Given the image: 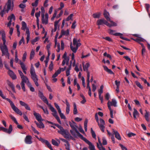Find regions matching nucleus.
<instances>
[{
    "mask_svg": "<svg viewBox=\"0 0 150 150\" xmlns=\"http://www.w3.org/2000/svg\"><path fill=\"white\" fill-rule=\"evenodd\" d=\"M38 96L49 107V109L53 112L52 113L53 116L55 117L57 121L60 124H61V122L60 121L59 117L57 115V112L56 110L50 104H49L47 98L45 97L43 93L40 91L38 92Z\"/></svg>",
    "mask_w": 150,
    "mask_h": 150,
    "instance_id": "f257e3e1",
    "label": "nucleus"
},
{
    "mask_svg": "<svg viewBox=\"0 0 150 150\" xmlns=\"http://www.w3.org/2000/svg\"><path fill=\"white\" fill-rule=\"evenodd\" d=\"M69 122L71 127L72 129L75 131L76 133H77V136L80 138L82 137L83 136L76 129V128H77L78 127L76 125V123L73 120H71V122L69 121Z\"/></svg>",
    "mask_w": 150,
    "mask_h": 150,
    "instance_id": "f03ea898",
    "label": "nucleus"
},
{
    "mask_svg": "<svg viewBox=\"0 0 150 150\" xmlns=\"http://www.w3.org/2000/svg\"><path fill=\"white\" fill-rule=\"evenodd\" d=\"M5 99H6L10 103L12 108L16 113L20 115H22V113L21 111L14 105L13 103L8 98H6Z\"/></svg>",
    "mask_w": 150,
    "mask_h": 150,
    "instance_id": "7ed1b4c3",
    "label": "nucleus"
},
{
    "mask_svg": "<svg viewBox=\"0 0 150 150\" xmlns=\"http://www.w3.org/2000/svg\"><path fill=\"white\" fill-rule=\"evenodd\" d=\"M13 130V127L12 125H9L8 129H7L3 127H0V131H2L6 133L10 134Z\"/></svg>",
    "mask_w": 150,
    "mask_h": 150,
    "instance_id": "20e7f679",
    "label": "nucleus"
},
{
    "mask_svg": "<svg viewBox=\"0 0 150 150\" xmlns=\"http://www.w3.org/2000/svg\"><path fill=\"white\" fill-rule=\"evenodd\" d=\"M81 139L89 145V148L90 150H95L94 145H93L92 143L88 140L86 138L84 137L83 136Z\"/></svg>",
    "mask_w": 150,
    "mask_h": 150,
    "instance_id": "39448f33",
    "label": "nucleus"
},
{
    "mask_svg": "<svg viewBox=\"0 0 150 150\" xmlns=\"http://www.w3.org/2000/svg\"><path fill=\"white\" fill-rule=\"evenodd\" d=\"M0 48L2 53V56L6 55L7 53L8 52L7 46L6 45H4L3 46L1 47Z\"/></svg>",
    "mask_w": 150,
    "mask_h": 150,
    "instance_id": "423d86ee",
    "label": "nucleus"
},
{
    "mask_svg": "<svg viewBox=\"0 0 150 150\" xmlns=\"http://www.w3.org/2000/svg\"><path fill=\"white\" fill-rule=\"evenodd\" d=\"M33 115L36 119L38 122L43 121L44 120L42 118L41 115L38 113H36L35 111L33 112Z\"/></svg>",
    "mask_w": 150,
    "mask_h": 150,
    "instance_id": "0eeeda50",
    "label": "nucleus"
},
{
    "mask_svg": "<svg viewBox=\"0 0 150 150\" xmlns=\"http://www.w3.org/2000/svg\"><path fill=\"white\" fill-rule=\"evenodd\" d=\"M32 137L30 135L27 136L25 139V142L26 144H32V142L31 140Z\"/></svg>",
    "mask_w": 150,
    "mask_h": 150,
    "instance_id": "6e6552de",
    "label": "nucleus"
},
{
    "mask_svg": "<svg viewBox=\"0 0 150 150\" xmlns=\"http://www.w3.org/2000/svg\"><path fill=\"white\" fill-rule=\"evenodd\" d=\"M31 77L33 80L34 82L35 83V85L36 86H39V84L38 82V79L37 78V76L36 74H35L33 75H31Z\"/></svg>",
    "mask_w": 150,
    "mask_h": 150,
    "instance_id": "1a4fd4ad",
    "label": "nucleus"
},
{
    "mask_svg": "<svg viewBox=\"0 0 150 150\" xmlns=\"http://www.w3.org/2000/svg\"><path fill=\"white\" fill-rule=\"evenodd\" d=\"M110 21L111 23V24L109 23L108 22L106 21L105 20V25H106L107 26H108L109 27H111V26H116L117 25V24L113 22V21Z\"/></svg>",
    "mask_w": 150,
    "mask_h": 150,
    "instance_id": "9d476101",
    "label": "nucleus"
},
{
    "mask_svg": "<svg viewBox=\"0 0 150 150\" xmlns=\"http://www.w3.org/2000/svg\"><path fill=\"white\" fill-rule=\"evenodd\" d=\"M19 102L20 105L24 107L26 110H31L28 104L22 101H20Z\"/></svg>",
    "mask_w": 150,
    "mask_h": 150,
    "instance_id": "9b49d317",
    "label": "nucleus"
},
{
    "mask_svg": "<svg viewBox=\"0 0 150 150\" xmlns=\"http://www.w3.org/2000/svg\"><path fill=\"white\" fill-rule=\"evenodd\" d=\"M8 73L9 75L13 80H15L16 79L17 77L16 74H14L12 71L9 70L8 71Z\"/></svg>",
    "mask_w": 150,
    "mask_h": 150,
    "instance_id": "f8f14e48",
    "label": "nucleus"
},
{
    "mask_svg": "<svg viewBox=\"0 0 150 150\" xmlns=\"http://www.w3.org/2000/svg\"><path fill=\"white\" fill-rule=\"evenodd\" d=\"M65 102L67 105L66 109V113L67 114H68L69 112L70 105L69 103L68 102L67 99L66 100Z\"/></svg>",
    "mask_w": 150,
    "mask_h": 150,
    "instance_id": "ddd939ff",
    "label": "nucleus"
},
{
    "mask_svg": "<svg viewBox=\"0 0 150 150\" xmlns=\"http://www.w3.org/2000/svg\"><path fill=\"white\" fill-rule=\"evenodd\" d=\"M112 132L115 135V137L118 140H121V137L120 134L117 131H115L114 129H112Z\"/></svg>",
    "mask_w": 150,
    "mask_h": 150,
    "instance_id": "4468645a",
    "label": "nucleus"
},
{
    "mask_svg": "<svg viewBox=\"0 0 150 150\" xmlns=\"http://www.w3.org/2000/svg\"><path fill=\"white\" fill-rule=\"evenodd\" d=\"M100 125H101L103 126V127L102 128H101L100 127H99L100 129L101 130V131L103 132H104V128H105V127L104 126V125H105V121L104 120L101 118L100 119Z\"/></svg>",
    "mask_w": 150,
    "mask_h": 150,
    "instance_id": "2eb2a0df",
    "label": "nucleus"
},
{
    "mask_svg": "<svg viewBox=\"0 0 150 150\" xmlns=\"http://www.w3.org/2000/svg\"><path fill=\"white\" fill-rule=\"evenodd\" d=\"M105 20L104 19H102L98 20L96 22L97 24L98 25H103L105 24Z\"/></svg>",
    "mask_w": 150,
    "mask_h": 150,
    "instance_id": "dca6fc26",
    "label": "nucleus"
},
{
    "mask_svg": "<svg viewBox=\"0 0 150 150\" xmlns=\"http://www.w3.org/2000/svg\"><path fill=\"white\" fill-rule=\"evenodd\" d=\"M67 132V130H65L63 127L62 129H61L60 130H58V132L64 136Z\"/></svg>",
    "mask_w": 150,
    "mask_h": 150,
    "instance_id": "f3484780",
    "label": "nucleus"
},
{
    "mask_svg": "<svg viewBox=\"0 0 150 150\" xmlns=\"http://www.w3.org/2000/svg\"><path fill=\"white\" fill-rule=\"evenodd\" d=\"M104 16L105 18L106 19L107 21H110V19L109 17V13L106 11H104Z\"/></svg>",
    "mask_w": 150,
    "mask_h": 150,
    "instance_id": "a211bd4d",
    "label": "nucleus"
},
{
    "mask_svg": "<svg viewBox=\"0 0 150 150\" xmlns=\"http://www.w3.org/2000/svg\"><path fill=\"white\" fill-rule=\"evenodd\" d=\"M1 39L3 41V45H6V40H5L6 36L5 32L3 31L1 34Z\"/></svg>",
    "mask_w": 150,
    "mask_h": 150,
    "instance_id": "6ab92c4d",
    "label": "nucleus"
},
{
    "mask_svg": "<svg viewBox=\"0 0 150 150\" xmlns=\"http://www.w3.org/2000/svg\"><path fill=\"white\" fill-rule=\"evenodd\" d=\"M115 35H119L120 38L122 39L125 40L127 41H130V40L129 39L123 37L122 36L123 35V34L122 33H117L115 34Z\"/></svg>",
    "mask_w": 150,
    "mask_h": 150,
    "instance_id": "aec40b11",
    "label": "nucleus"
},
{
    "mask_svg": "<svg viewBox=\"0 0 150 150\" xmlns=\"http://www.w3.org/2000/svg\"><path fill=\"white\" fill-rule=\"evenodd\" d=\"M90 66V64L88 63H86L85 65L83 64V70L84 71H87L88 70V68Z\"/></svg>",
    "mask_w": 150,
    "mask_h": 150,
    "instance_id": "412c9836",
    "label": "nucleus"
},
{
    "mask_svg": "<svg viewBox=\"0 0 150 150\" xmlns=\"http://www.w3.org/2000/svg\"><path fill=\"white\" fill-rule=\"evenodd\" d=\"M61 32L63 35L67 36L69 34V30L68 29H67L66 31L62 30L61 31Z\"/></svg>",
    "mask_w": 150,
    "mask_h": 150,
    "instance_id": "4be33fe9",
    "label": "nucleus"
},
{
    "mask_svg": "<svg viewBox=\"0 0 150 150\" xmlns=\"http://www.w3.org/2000/svg\"><path fill=\"white\" fill-rule=\"evenodd\" d=\"M8 85L11 88L13 91L14 92H15V87L13 84L9 81H8Z\"/></svg>",
    "mask_w": 150,
    "mask_h": 150,
    "instance_id": "5701e85b",
    "label": "nucleus"
},
{
    "mask_svg": "<svg viewBox=\"0 0 150 150\" xmlns=\"http://www.w3.org/2000/svg\"><path fill=\"white\" fill-rule=\"evenodd\" d=\"M132 39L137 42H144V40L143 38L140 37H139V38H137L135 39H133V38H132Z\"/></svg>",
    "mask_w": 150,
    "mask_h": 150,
    "instance_id": "b1692460",
    "label": "nucleus"
},
{
    "mask_svg": "<svg viewBox=\"0 0 150 150\" xmlns=\"http://www.w3.org/2000/svg\"><path fill=\"white\" fill-rule=\"evenodd\" d=\"M146 112L145 114L144 117L146 120L148 122L149 121V112H147L146 110Z\"/></svg>",
    "mask_w": 150,
    "mask_h": 150,
    "instance_id": "393cba45",
    "label": "nucleus"
},
{
    "mask_svg": "<svg viewBox=\"0 0 150 150\" xmlns=\"http://www.w3.org/2000/svg\"><path fill=\"white\" fill-rule=\"evenodd\" d=\"M95 119L97 122L98 123V125L99 127H100L101 128L103 127V126L102 125H100V123L99 122V118L98 115V114L97 113H96L95 115Z\"/></svg>",
    "mask_w": 150,
    "mask_h": 150,
    "instance_id": "a878e982",
    "label": "nucleus"
},
{
    "mask_svg": "<svg viewBox=\"0 0 150 150\" xmlns=\"http://www.w3.org/2000/svg\"><path fill=\"white\" fill-rule=\"evenodd\" d=\"M101 13L98 12L96 13H93V16L94 18H99L101 15Z\"/></svg>",
    "mask_w": 150,
    "mask_h": 150,
    "instance_id": "bb28decb",
    "label": "nucleus"
},
{
    "mask_svg": "<svg viewBox=\"0 0 150 150\" xmlns=\"http://www.w3.org/2000/svg\"><path fill=\"white\" fill-rule=\"evenodd\" d=\"M22 79V81L21 83H26V81H28V78L26 76H24L23 77H22V78H21Z\"/></svg>",
    "mask_w": 150,
    "mask_h": 150,
    "instance_id": "cd10ccee",
    "label": "nucleus"
},
{
    "mask_svg": "<svg viewBox=\"0 0 150 150\" xmlns=\"http://www.w3.org/2000/svg\"><path fill=\"white\" fill-rule=\"evenodd\" d=\"M110 103L112 106H113L115 107L117 106V102L116 101V100L114 99H112V101L111 102H110Z\"/></svg>",
    "mask_w": 150,
    "mask_h": 150,
    "instance_id": "c85d7f7f",
    "label": "nucleus"
},
{
    "mask_svg": "<svg viewBox=\"0 0 150 150\" xmlns=\"http://www.w3.org/2000/svg\"><path fill=\"white\" fill-rule=\"evenodd\" d=\"M42 23L45 25L47 24L48 23V20H47V23H46V19L45 18H44V14H42Z\"/></svg>",
    "mask_w": 150,
    "mask_h": 150,
    "instance_id": "c756f323",
    "label": "nucleus"
},
{
    "mask_svg": "<svg viewBox=\"0 0 150 150\" xmlns=\"http://www.w3.org/2000/svg\"><path fill=\"white\" fill-rule=\"evenodd\" d=\"M22 27H21V29L22 30H23L24 31H25V29H26V28H27L26 27V24L24 21H23L22 22Z\"/></svg>",
    "mask_w": 150,
    "mask_h": 150,
    "instance_id": "7c9ffc66",
    "label": "nucleus"
},
{
    "mask_svg": "<svg viewBox=\"0 0 150 150\" xmlns=\"http://www.w3.org/2000/svg\"><path fill=\"white\" fill-rule=\"evenodd\" d=\"M73 113L74 115H76L78 113L77 110L76 108V105L75 103H74Z\"/></svg>",
    "mask_w": 150,
    "mask_h": 150,
    "instance_id": "2f4dec72",
    "label": "nucleus"
},
{
    "mask_svg": "<svg viewBox=\"0 0 150 150\" xmlns=\"http://www.w3.org/2000/svg\"><path fill=\"white\" fill-rule=\"evenodd\" d=\"M70 48L74 53H76V52L77 50L78 49L76 46V47H73L71 43L70 45Z\"/></svg>",
    "mask_w": 150,
    "mask_h": 150,
    "instance_id": "473e14b6",
    "label": "nucleus"
},
{
    "mask_svg": "<svg viewBox=\"0 0 150 150\" xmlns=\"http://www.w3.org/2000/svg\"><path fill=\"white\" fill-rule=\"evenodd\" d=\"M39 123L37 125V127L40 128H43L45 127L42 121L39 122Z\"/></svg>",
    "mask_w": 150,
    "mask_h": 150,
    "instance_id": "72a5a7b5",
    "label": "nucleus"
},
{
    "mask_svg": "<svg viewBox=\"0 0 150 150\" xmlns=\"http://www.w3.org/2000/svg\"><path fill=\"white\" fill-rule=\"evenodd\" d=\"M11 0H8V1L7 4V8L8 11L11 9Z\"/></svg>",
    "mask_w": 150,
    "mask_h": 150,
    "instance_id": "f704fd0d",
    "label": "nucleus"
},
{
    "mask_svg": "<svg viewBox=\"0 0 150 150\" xmlns=\"http://www.w3.org/2000/svg\"><path fill=\"white\" fill-rule=\"evenodd\" d=\"M88 122V120L87 119H86L84 122V128L86 132L87 131V125Z\"/></svg>",
    "mask_w": 150,
    "mask_h": 150,
    "instance_id": "c9c22d12",
    "label": "nucleus"
},
{
    "mask_svg": "<svg viewBox=\"0 0 150 150\" xmlns=\"http://www.w3.org/2000/svg\"><path fill=\"white\" fill-rule=\"evenodd\" d=\"M35 55V52L33 50H32L30 53V60L33 58Z\"/></svg>",
    "mask_w": 150,
    "mask_h": 150,
    "instance_id": "e433bc0d",
    "label": "nucleus"
},
{
    "mask_svg": "<svg viewBox=\"0 0 150 150\" xmlns=\"http://www.w3.org/2000/svg\"><path fill=\"white\" fill-rule=\"evenodd\" d=\"M30 73L31 75L35 74L34 69L33 66H31L30 70Z\"/></svg>",
    "mask_w": 150,
    "mask_h": 150,
    "instance_id": "4c0bfd02",
    "label": "nucleus"
},
{
    "mask_svg": "<svg viewBox=\"0 0 150 150\" xmlns=\"http://www.w3.org/2000/svg\"><path fill=\"white\" fill-rule=\"evenodd\" d=\"M91 134L92 136L93 137L94 139H96V134L94 131L93 130V129L92 128H91Z\"/></svg>",
    "mask_w": 150,
    "mask_h": 150,
    "instance_id": "58836bf2",
    "label": "nucleus"
},
{
    "mask_svg": "<svg viewBox=\"0 0 150 150\" xmlns=\"http://www.w3.org/2000/svg\"><path fill=\"white\" fill-rule=\"evenodd\" d=\"M8 20H9V19H13L14 20H15V18L14 14H12L10 16H9L8 18Z\"/></svg>",
    "mask_w": 150,
    "mask_h": 150,
    "instance_id": "ea45409f",
    "label": "nucleus"
},
{
    "mask_svg": "<svg viewBox=\"0 0 150 150\" xmlns=\"http://www.w3.org/2000/svg\"><path fill=\"white\" fill-rule=\"evenodd\" d=\"M97 146L99 150H106L105 149L102 145V146H100L98 143H97Z\"/></svg>",
    "mask_w": 150,
    "mask_h": 150,
    "instance_id": "a19ab883",
    "label": "nucleus"
},
{
    "mask_svg": "<svg viewBox=\"0 0 150 150\" xmlns=\"http://www.w3.org/2000/svg\"><path fill=\"white\" fill-rule=\"evenodd\" d=\"M73 16V13L71 14L65 20V21H68L69 20L71 19Z\"/></svg>",
    "mask_w": 150,
    "mask_h": 150,
    "instance_id": "79ce46f5",
    "label": "nucleus"
},
{
    "mask_svg": "<svg viewBox=\"0 0 150 150\" xmlns=\"http://www.w3.org/2000/svg\"><path fill=\"white\" fill-rule=\"evenodd\" d=\"M103 85H101L100 86V89L98 91V94H100H100H101L103 92Z\"/></svg>",
    "mask_w": 150,
    "mask_h": 150,
    "instance_id": "37998d69",
    "label": "nucleus"
},
{
    "mask_svg": "<svg viewBox=\"0 0 150 150\" xmlns=\"http://www.w3.org/2000/svg\"><path fill=\"white\" fill-rule=\"evenodd\" d=\"M52 144L56 146H59V144L54 139H52Z\"/></svg>",
    "mask_w": 150,
    "mask_h": 150,
    "instance_id": "c03bdc74",
    "label": "nucleus"
},
{
    "mask_svg": "<svg viewBox=\"0 0 150 150\" xmlns=\"http://www.w3.org/2000/svg\"><path fill=\"white\" fill-rule=\"evenodd\" d=\"M115 31L114 30H113L112 29H110L109 30V33L110 34H111V35H113L116 36H119V35H115V34H116L117 33H115Z\"/></svg>",
    "mask_w": 150,
    "mask_h": 150,
    "instance_id": "a18cd8bd",
    "label": "nucleus"
},
{
    "mask_svg": "<svg viewBox=\"0 0 150 150\" xmlns=\"http://www.w3.org/2000/svg\"><path fill=\"white\" fill-rule=\"evenodd\" d=\"M49 69L50 71L52 70L53 68V64L52 61H51L49 67Z\"/></svg>",
    "mask_w": 150,
    "mask_h": 150,
    "instance_id": "49530a36",
    "label": "nucleus"
},
{
    "mask_svg": "<svg viewBox=\"0 0 150 150\" xmlns=\"http://www.w3.org/2000/svg\"><path fill=\"white\" fill-rule=\"evenodd\" d=\"M136 83L137 86L139 88L141 89H143V87L142 86V85L138 81H136Z\"/></svg>",
    "mask_w": 150,
    "mask_h": 150,
    "instance_id": "de8ad7c7",
    "label": "nucleus"
},
{
    "mask_svg": "<svg viewBox=\"0 0 150 150\" xmlns=\"http://www.w3.org/2000/svg\"><path fill=\"white\" fill-rule=\"evenodd\" d=\"M20 64L21 66V67L22 69V70H24L25 69H26L25 67V65L24 64L23 62H21L20 63Z\"/></svg>",
    "mask_w": 150,
    "mask_h": 150,
    "instance_id": "09e8293b",
    "label": "nucleus"
},
{
    "mask_svg": "<svg viewBox=\"0 0 150 150\" xmlns=\"http://www.w3.org/2000/svg\"><path fill=\"white\" fill-rule=\"evenodd\" d=\"M103 143L102 144L103 145H106L107 144V141L105 137H103L102 138Z\"/></svg>",
    "mask_w": 150,
    "mask_h": 150,
    "instance_id": "8fccbe9b",
    "label": "nucleus"
},
{
    "mask_svg": "<svg viewBox=\"0 0 150 150\" xmlns=\"http://www.w3.org/2000/svg\"><path fill=\"white\" fill-rule=\"evenodd\" d=\"M39 0H36L35 2L32 4L33 6H38Z\"/></svg>",
    "mask_w": 150,
    "mask_h": 150,
    "instance_id": "3c124183",
    "label": "nucleus"
},
{
    "mask_svg": "<svg viewBox=\"0 0 150 150\" xmlns=\"http://www.w3.org/2000/svg\"><path fill=\"white\" fill-rule=\"evenodd\" d=\"M45 144L49 148L50 150L52 149L53 150V149L51 145L48 141L47 142V143H46Z\"/></svg>",
    "mask_w": 150,
    "mask_h": 150,
    "instance_id": "603ef678",
    "label": "nucleus"
},
{
    "mask_svg": "<svg viewBox=\"0 0 150 150\" xmlns=\"http://www.w3.org/2000/svg\"><path fill=\"white\" fill-rule=\"evenodd\" d=\"M39 39L38 37H36L34 39L32 40V43L34 45V43L37 41Z\"/></svg>",
    "mask_w": 150,
    "mask_h": 150,
    "instance_id": "864d4df0",
    "label": "nucleus"
},
{
    "mask_svg": "<svg viewBox=\"0 0 150 150\" xmlns=\"http://www.w3.org/2000/svg\"><path fill=\"white\" fill-rule=\"evenodd\" d=\"M70 134L67 131L66 134L63 136L65 138L68 139H69V137L70 136Z\"/></svg>",
    "mask_w": 150,
    "mask_h": 150,
    "instance_id": "5fc2aeb1",
    "label": "nucleus"
},
{
    "mask_svg": "<svg viewBox=\"0 0 150 150\" xmlns=\"http://www.w3.org/2000/svg\"><path fill=\"white\" fill-rule=\"evenodd\" d=\"M27 55V52H25V53H24L22 57L23 60L24 61H25V60L26 58Z\"/></svg>",
    "mask_w": 150,
    "mask_h": 150,
    "instance_id": "6e6d98bb",
    "label": "nucleus"
},
{
    "mask_svg": "<svg viewBox=\"0 0 150 150\" xmlns=\"http://www.w3.org/2000/svg\"><path fill=\"white\" fill-rule=\"evenodd\" d=\"M31 128L32 130L35 133H36L38 134H39V132H38L34 127L31 126Z\"/></svg>",
    "mask_w": 150,
    "mask_h": 150,
    "instance_id": "4d7b16f0",
    "label": "nucleus"
},
{
    "mask_svg": "<svg viewBox=\"0 0 150 150\" xmlns=\"http://www.w3.org/2000/svg\"><path fill=\"white\" fill-rule=\"evenodd\" d=\"M103 38L109 42L112 41V40L110 38L108 37Z\"/></svg>",
    "mask_w": 150,
    "mask_h": 150,
    "instance_id": "13d9d810",
    "label": "nucleus"
},
{
    "mask_svg": "<svg viewBox=\"0 0 150 150\" xmlns=\"http://www.w3.org/2000/svg\"><path fill=\"white\" fill-rule=\"evenodd\" d=\"M57 11H54V13L53 15V16L51 18V19L52 21L53 20H54V18H55L56 17V15L57 14Z\"/></svg>",
    "mask_w": 150,
    "mask_h": 150,
    "instance_id": "bf43d9fd",
    "label": "nucleus"
},
{
    "mask_svg": "<svg viewBox=\"0 0 150 150\" xmlns=\"http://www.w3.org/2000/svg\"><path fill=\"white\" fill-rule=\"evenodd\" d=\"M21 84L22 89L24 91H25V83H21Z\"/></svg>",
    "mask_w": 150,
    "mask_h": 150,
    "instance_id": "052dcab7",
    "label": "nucleus"
},
{
    "mask_svg": "<svg viewBox=\"0 0 150 150\" xmlns=\"http://www.w3.org/2000/svg\"><path fill=\"white\" fill-rule=\"evenodd\" d=\"M110 97V95L108 93H106L105 98V99H106L107 100H108Z\"/></svg>",
    "mask_w": 150,
    "mask_h": 150,
    "instance_id": "680f3d73",
    "label": "nucleus"
},
{
    "mask_svg": "<svg viewBox=\"0 0 150 150\" xmlns=\"http://www.w3.org/2000/svg\"><path fill=\"white\" fill-rule=\"evenodd\" d=\"M18 73L21 77V78H22V77H23V76H24V75H23V73H22V71L20 70H18Z\"/></svg>",
    "mask_w": 150,
    "mask_h": 150,
    "instance_id": "e2e57ef3",
    "label": "nucleus"
},
{
    "mask_svg": "<svg viewBox=\"0 0 150 150\" xmlns=\"http://www.w3.org/2000/svg\"><path fill=\"white\" fill-rule=\"evenodd\" d=\"M136 135V134H134L132 132H130L128 133L127 134L128 136V137H131L133 136H134Z\"/></svg>",
    "mask_w": 150,
    "mask_h": 150,
    "instance_id": "0e129e2a",
    "label": "nucleus"
},
{
    "mask_svg": "<svg viewBox=\"0 0 150 150\" xmlns=\"http://www.w3.org/2000/svg\"><path fill=\"white\" fill-rule=\"evenodd\" d=\"M40 11H39L38 12H36L35 13V16L36 17V18H38V17L40 16Z\"/></svg>",
    "mask_w": 150,
    "mask_h": 150,
    "instance_id": "69168bd1",
    "label": "nucleus"
},
{
    "mask_svg": "<svg viewBox=\"0 0 150 150\" xmlns=\"http://www.w3.org/2000/svg\"><path fill=\"white\" fill-rule=\"evenodd\" d=\"M19 7L21 8H24L26 6L25 4H21L19 5Z\"/></svg>",
    "mask_w": 150,
    "mask_h": 150,
    "instance_id": "338daca9",
    "label": "nucleus"
},
{
    "mask_svg": "<svg viewBox=\"0 0 150 150\" xmlns=\"http://www.w3.org/2000/svg\"><path fill=\"white\" fill-rule=\"evenodd\" d=\"M73 45H77V44L78 43V42L76 38H74V39L73 40Z\"/></svg>",
    "mask_w": 150,
    "mask_h": 150,
    "instance_id": "774afa93",
    "label": "nucleus"
}]
</instances>
